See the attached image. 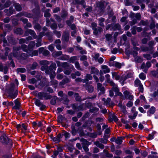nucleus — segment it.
Returning <instances> with one entry per match:
<instances>
[{
	"label": "nucleus",
	"mask_w": 158,
	"mask_h": 158,
	"mask_svg": "<svg viewBox=\"0 0 158 158\" xmlns=\"http://www.w3.org/2000/svg\"><path fill=\"white\" fill-rule=\"evenodd\" d=\"M40 64L42 65L41 67V70L43 71H44L47 74H49L52 72L54 69L56 70V64L55 63L52 62L50 65L48 66L49 64V61L47 60H42L40 62Z\"/></svg>",
	"instance_id": "1"
},
{
	"label": "nucleus",
	"mask_w": 158,
	"mask_h": 158,
	"mask_svg": "<svg viewBox=\"0 0 158 158\" xmlns=\"http://www.w3.org/2000/svg\"><path fill=\"white\" fill-rule=\"evenodd\" d=\"M0 140L2 144L7 147L8 149H10L12 148L13 145V140L7 136L5 133H3L0 136Z\"/></svg>",
	"instance_id": "2"
},
{
	"label": "nucleus",
	"mask_w": 158,
	"mask_h": 158,
	"mask_svg": "<svg viewBox=\"0 0 158 158\" xmlns=\"http://www.w3.org/2000/svg\"><path fill=\"white\" fill-rule=\"evenodd\" d=\"M15 85L14 84H12L11 86L7 90V92L8 94L7 97L11 99H15L18 94V91L16 90L14 92Z\"/></svg>",
	"instance_id": "3"
},
{
	"label": "nucleus",
	"mask_w": 158,
	"mask_h": 158,
	"mask_svg": "<svg viewBox=\"0 0 158 158\" xmlns=\"http://www.w3.org/2000/svg\"><path fill=\"white\" fill-rule=\"evenodd\" d=\"M37 96L38 98L41 100H43V98L44 100L50 99L52 98L49 93L44 91L38 92Z\"/></svg>",
	"instance_id": "4"
},
{
	"label": "nucleus",
	"mask_w": 158,
	"mask_h": 158,
	"mask_svg": "<svg viewBox=\"0 0 158 158\" xmlns=\"http://www.w3.org/2000/svg\"><path fill=\"white\" fill-rule=\"evenodd\" d=\"M7 39L9 43L12 45H15L17 43L15 38L12 35L7 36Z\"/></svg>",
	"instance_id": "5"
},
{
	"label": "nucleus",
	"mask_w": 158,
	"mask_h": 158,
	"mask_svg": "<svg viewBox=\"0 0 158 158\" xmlns=\"http://www.w3.org/2000/svg\"><path fill=\"white\" fill-rule=\"evenodd\" d=\"M69 39V32L65 31L63 32L62 36V40L63 41L68 42Z\"/></svg>",
	"instance_id": "6"
},
{
	"label": "nucleus",
	"mask_w": 158,
	"mask_h": 158,
	"mask_svg": "<svg viewBox=\"0 0 158 158\" xmlns=\"http://www.w3.org/2000/svg\"><path fill=\"white\" fill-rule=\"evenodd\" d=\"M15 104V106L12 107V109L13 110H19L20 109V108L21 107V103L18 100L16 99L14 101Z\"/></svg>",
	"instance_id": "7"
},
{
	"label": "nucleus",
	"mask_w": 158,
	"mask_h": 158,
	"mask_svg": "<svg viewBox=\"0 0 158 158\" xmlns=\"http://www.w3.org/2000/svg\"><path fill=\"white\" fill-rule=\"evenodd\" d=\"M125 98L128 99L130 100H132L133 99L134 97L133 95H130V92L127 90L123 92Z\"/></svg>",
	"instance_id": "8"
},
{
	"label": "nucleus",
	"mask_w": 158,
	"mask_h": 158,
	"mask_svg": "<svg viewBox=\"0 0 158 158\" xmlns=\"http://www.w3.org/2000/svg\"><path fill=\"white\" fill-rule=\"evenodd\" d=\"M112 24H113V26L111 28V31H119L121 29V27L119 23H112Z\"/></svg>",
	"instance_id": "9"
},
{
	"label": "nucleus",
	"mask_w": 158,
	"mask_h": 158,
	"mask_svg": "<svg viewBox=\"0 0 158 158\" xmlns=\"http://www.w3.org/2000/svg\"><path fill=\"white\" fill-rule=\"evenodd\" d=\"M156 111V108L154 106H151L149 109L147 111V113L148 116H151L152 114H154Z\"/></svg>",
	"instance_id": "10"
},
{
	"label": "nucleus",
	"mask_w": 158,
	"mask_h": 158,
	"mask_svg": "<svg viewBox=\"0 0 158 158\" xmlns=\"http://www.w3.org/2000/svg\"><path fill=\"white\" fill-rule=\"evenodd\" d=\"M27 53H22L18 56V59L22 60H26L29 56H30L29 53L28 52Z\"/></svg>",
	"instance_id": "11"
},
{
	"label": "nucleus",
	"mask_w": 158,
	"mask_h": 158,
	"mask_svg": "<svg viewBox=\"0 0 158 158\" xmlns=\"http://www.w3.org/2000/svg\"><path fill=\"white\" fill-rule=\"evenodd\" d=\"M93 122V121L91 120L90 121L89 120H86L82 125V127L84 129H85L86 128L91 126Z\"/></svg>",
	"instance_id": "12"
},
{
	"label": "nucleus",
	"mask_w": 158,
	"mask_h": 158,
	"mask_svg": "<svg viewBox=\"0 0 158 158\" xmlns=\"http://www.w3.org/2000/svg\"><path fill=\"white\" fill-rule=\"evenodd\" d=\"M14 32L17 35H22L23 33V31L21 27H17L14 30Z\"/></svg>",
	"instance_id": "13"
},
{
	"label": "nucleus",
	"mask_w": 158,
	"mask_h": 158,
	"mask_svg": "<svg viewBox=\"0 0 158 158\" xmlns=\"http://www.w3.org/2000/svg\"><path fill=\"white\" fill-rule=\"evenodd\" d=\"M83 127H80L78 128L77 129V132L79 135V136L81 137L82 136H84L86 135L85 134L84 130L83 128Z\"/></svg>",
	"instance_id": "14"
},
{
	"label": "nucleus",
	"mask_w": 158,
	"mask_h": 158,
	"mask_svg": "<svg viewBox=\"0 0 158 158\" xmlns=\"http://www.w3.org/2000/svg\"><path fill=\"white\" fill-rule=\"evenodd\" d=\"M80 141L82 142V147H83V146H84L85 147L89 146L91 144L90 142L88 141L86 139L83 138H81L80 139Z\"/></svg>",
	"instance_id": "15"
},
{
	"label": "nucleus",
	"mask_w": 158,
	"mask_h": 158,
	"mask_svg": "<svg viewBox=\"0 0 158 158\" xmlns=\"http://www.w3.org/2000/svg\"><path fill=\"white\" fill-rule=\"evenodd\" d=\"M97 7H98L101 11L104 10L106 7L104 5V3L103 2H100L96 4Z\"/></svg>",
	"instance_id": "16"
},
{
	"label": "nucleus",
	"mask_w": 158,
	"mask_h": 158,
	"mask_svg": "<svg viewBox=\"0 0 158 158\" xmlns=\"http://www.w3.org/2000/svg\"><path fill=\"white\" fill-rule=\"evenodd\" d=\"M124 136H118L115 141V143L119 145H121L123 143V140L124 139Z\"/></svg>",
	"instance_id": "17"
},
{
	"label": "nucleus",
	"mask_w": 158,
	"mask_h": 158,
	"mask_svg": "<svg viewBox=\"0 0 158 158\" xmlns=\"http://www.w3.org/2000/svg\"><path fill=\"white\" fill-rule=\"evenodd\" d=\"M90 69V73L91 74H95L98 75L99 73L98 69L94 67H91Z\"/></svg>",
	"instance_id": "18"
},
{
	"label": "nucleus",
	"mask_w": 158,
	"mask_h": 158,
	"mask_svg": "<svg viewBox=\"0 0 158 158\" xmlns=\"http://www.w3.org/2000/svg\"><path fill=\"white\" fill-rule=\"evenodd\" d=\"M118 120L117 117L115 115L113 114L112 115V118L111 116H109L108 119V120L110 122H111L114 121L115 122H116Z\"/></svg>",
	"instance_id": "19"
},
{
	"label": "nucleus",
	"mask_w": 158,
	"mask_h": 158,
	"mask_svg": "<svg viewBox=\"0 0 158 158\" xmlns=\"http://www.w3.org/2000/svg\"><path fill=\"white\" fill-rule=\"evenodd\" d=\"M32 12L35 15L39 16L40 13V9L39 6H38L37 8L33 9Z\"/></svg>",
	"instance_id": "20"
},
{
	"label": "nucleus",
	"mask_w": 158,
	"mask_h": 158,
	"mask_svg": "<svg viewBox=\"0 0 158 158\" xmlns=\"http://www.w3.org/2000/svg\"><path fill=\"white\" fill-rule=\"evenodd\" d=\"M73 97L75 98V100L77 102H81L82 101L81 96L77 93H75L73 95Z\"/></svg>",
	"instance_id": "21"
},
{
	"label": "nucleus",
	"mask_w": 158,
	"mask_h": 158,
	"mask_svg": "<svg viewBox=\"0 0 158 158\" xmlns=\"http://www.w3.org/2000/svg\"><path fill=\"white\" fill-rule=\"evenodd\" d=\"M61 17L63 19H65L68 15V12L64 9L62 10L61 11Z\"/></svg>",
	"instance_id": "22"
},
{
	"label": "nucleus",
	"mask_w": 158,
	"mask_h": 158,
	"mask_svg": "<svg viewBox=\"0 0 158 158\" xmlns=\"http://www.w3.org/2000/svg\"><path fill=\"white\" fill-rule=\"evenodd\" d=\"M102 69H104L103 70V73H108L110 72V69L108 68L107 66L106 65H102Z\"/></svg>",
	"instance_id": "23"
},
{
	"label": "nucleus",
	"mask_w": 158,
	"mask_h": 158,
	"mask_svg": "<svg viewBox=\"0 0 158 158\" xmlns=\"http://www.w3.org/2000/svg\"><path fill=\"white\" fill-rule=\"evenodd\" d=\"M46 78H44L42 79V81H40L39 83V85L41 88H43L46 85Z\"/></svg>",
	"instance_id": "24"
},
{
	"label": "nucleus",
	"mask_w": 158,
	"mask_h": 158,
	"mask_svg": "<svg viewBox=\"0 0 158 158\" xmlns=\"http://www.w3.org/2000/svg\"><path fill=\"white\" fill-rule=\"evenodd\" d=\"M19 20L16 18H14L12 19L11 20L12 25L13 27H15L17 26Z\"/></svg>",
	"instance_id": "25"
},
{
	"label": "nucleus",
	"mask_w": 158,
	"mask_h": 158,
	"mask_svg": "<svg viewBox=\"0 0 158 158\" xmlns=\"http://www.w3.org/2000/svg\"><path fill=\"white\" fill-rule=\"evenodd\" d=\"M9 10V13H8V16H10L14 13V12H15V10L13 9V6H10Z\"/></svg>",
	"instance_id": "26"
},
{
	"label": "nucleus",
	"mask_w": 158,
	"mask_h": 158,
	"mask_svg": "<svg viewBox=\"0 0 158 158\" xmlns=\"http://www.w3.org/2000/svg\"><path fill=\"white\" fill-rule=\"evenodd\" d=\"M34 99L35 100L34 102L36 106L38 107L40 106L41 105L43 104L42 102L40 101V100L39 99H38L34 98Z\"/></svg>",
	"instance_id": "27"
},
{
	"label": "nucleus",
	"mask_w": 158,
	"mask_h": 158,
	"mask_svg": "<svg viewBox=\"0 0 158 158\" xmlns=\"http://www.w3.org/2000/svg\"><path fill=\"white\" fill-rule=\"evenodd\" d=\"M90 115V114L87 111L81 118L82 121L85 120L86 118H88Z\"/></svg>",
	"instance_id": "28"
},
{
	"label": "nucleus",
	"mask_w": 158,
	"mask_h": 158,
	"mask_svg": "<svg viewBox=\"0 0 158 158\" xmlns=\"http://www.w3.org/2000/svg\"><path fill=\"white\" fill-rule=\"evenodd\" d=\"M64 117L61 114H59L57 117V121L59 123H62V121L64 120Z\"/></svg>",
	"instance_id": "29"
},
{
	"label": "nucleus",
	"mask_w": 158,
	"mask_h": 158,
	"mask_svg": "<svg viewBox=\"0 0 158 158\" xmlns=\"http://www.w3.org/2000/svg\"><path fill=\"white\" fill-rule=\"evenodd\" d=\"M50 9H48L44 12V16L46 18L49 17L51 16V14L49 13Z\"/></svg>",
	"instance_id": "30"
},
{
	"label": "nucleus",
	"mask_w": 158,
	"mask_h": 158,
	"mask_svg": "<svg viewBox=\"0 0 158 158\" xmlns=\"http://www.w3.org/2000/svg\"><path fill=\"white\" fill-rule=\"evenodd\" d=\"M49 136L50 138L55 143H59L58 139H57L56 137H53V135L52 134L49 135Z\"/></svg>",
	"instance_id": "31"
},
{
	"label": "nucleus",
	"mask_w": 158,
	"mask_h": 158,
	"mask_svg": "<svg viewBox=\"0 0 158 158\" xmlns=\"http://www.w3.org/2000/svg\"><path fill=\"white\" fill-rule=\"evenodd\" d=\"M62 51H58L52 53V55L53 57H57L59 56L62 55Z\"/></svg>",
	"instance_id": "32"
},
{
	"label": "nucleus",
	"mask_w": 158,
	"mask_h": 158,
	"mask_svg": "<svg viewBox=\"0 0 158 158\" xmlns=\"http://www.w3.org/2000/svg\"><path fill=\"white\" fill-rule=\"evenodd\" d=\"M51 82L52 85H54L53 87L56 89L58 86V81L56 80H51Z\"/></svg>",
	"instance_id": "33"
},
{
	"label": "nucleus",
	"mask_w": 158,
	"mask_h": 158,
	"mask_svg": "<svg viewBox=\"0 0 158 158\" xmlns=\"http://www.w3.org/2000/svg\"><path fill=\"white\" fill-rule=\"evenodd\" d=\"M61 66L64 69H68L69 67V64L67 62H64L61 64Z\"/></svg>",
	"instance_id": "34"
},
{
	"label": "nucleus",
	"mask_w": 158,
	"mask_h": 158,
	"mask_svg": "<svg viewBox=\"0 0 158 158\" xmlns=\"http://www.w3.org/2000/svg\"><path fill=\"white\" fill-rule=\"evenodd\" d=\"M103 151L104 152L105 151V153L106 157L109 158H112L113 157V155L111 153H109L108 151L104 150Z\"/></svg>",
	"instance_id": "35"
},
{
	"label": "nucleus",
	"mask_w": 158,
	"mask_h": 158,
	"mask_svg": "<svg viewBox=\"0 0 158 158\" xmlns=\"http://www.w3.org/2000/svg\"><path fill=\"white\" fill-rule=\"evenodd\" d=\"M39 52H38V50H35L33 51L31 53H29V56H38V55Z\"/></svg>",
	"instance_id": "36"
},
{
	"label": "nucleus",
	"mask_w": 158,
	"mask_h": 158,
	"mask_svg": "<svg viewBox=\"0 0 158 158\" xmlns=\"http://www.w3.org/2000/svg\"><path fill=\"white\" fill-rule=\"evenodd\" d=\"M95 144L101 149H103L104 148V145L102 143H100L98 141L95 143Z\"/></svg>",
	"instance_id": "37"
},
{
	"label": "nucleus",
	"mask_w": 158,
	"mask_h": 158,
	"mask_svg": "<svg viewBox=\"0 0 158 158\" xmlns=\"http://www.w3.org/2000/svg\"><path fill=\"white\" fill-rule=\"evenodd\" d=\"M11 4V2L10 0L7 1L4 4V8H6L9 7Z\"/></svg>",
	"instance_id": "38"
},
{
	"label": "nucleus",
	"mask_w": 158,
	"mask_h": 158,
	"mask_svg": "<svg viewBox=\"0 0 158 158\" xmlns=\"http://www.w3.org/2000/svg\"><path fill=\"white\" fill-rule=\"evenodd\" d=\"M57 97L54 96L53 98H52L50 102V103L51 105H55L56 103V100Z\"/></svg>",
	"instance_id": "39"
},
{
	"label": "nucleus",
	"mask_w": 158,
	"mask_h": 158,
	"mask_svg": "<svg viewBox=\"0 0 158 158\" xmlns=\"http://www.w3.org/2000/svg\"><path fill=\"white\" fill-rule=\"evenodd\" d=\"M135 60L138 63H141L143 61V59L140 56H136L135 58Z\"/></svg>",
	"instance_id": "40"
},
{
	"label": "nucleus",
	"mask_w": 158,
	"mask_h": 158,
	"mask_svg": "<svg viewBox=\"0 0 158 158\" xmlns=\"http://www.w3.org/2000/svg\"><path fill=\"white\" fill-rule=\"evenodd\" d=\"M27 46L26 44H22L21 46L22 49L24 52L28 53V50L27 48Z\"/></svg>",
	"instance_id": "41"
},
{
	"label": "nucleus",
	"mask_w": 158,
	"mask_h": 158,
	"mask_svg": "<svg viewBox=\"0 0 158 158\" xmlns=\"http://www.w3.org/2000/svg\"><path fill=\"white\" fill-rule=\"evenodd\" d=\"M56 70H54L53 69L52 71V72L50 73L49 74H50V79L52 80V79H53L55 77V75H56V73L55 71Z\"/></svg>",
	"instance_id": "42"
},
{
	"label": "nucleus",
	"mask_w": 158,
	"mask_h": 158,
	"mask_svg": "<svg viewBox=\"0 0 158 158\" xmlns=\"http://www.w3.org/2000/svg\"><path fill=\"white\" fill-rule=\"evenodd\" d=\"M89 109H89V112L91 113H93L94 111H96V112H97L99 110V109H98V108L96 107H93L92 108V109L89 108Z\"/></svg>",
	"instance_id": "43"
},
{
	"label": "nucleus",
	"mask_w": 158,
	"mask_h": 158,
	"mask_svg": "<svg viewBox=\"0 0 158 158\" xmlns=\"http://www.w3.org/2000/svg\"><path fill=\"white\" fill-rule=\"evenodd\" d=\"M53 32L57 38H60V37L61 36L60 31H58L56 30H54L53 31Z\"/></svg>",
	"instance_id": "44"
},
{
	"label": "nucleus",
	"mask_w": 158,
	"mask_h": 158,
	"mask_svg": "<svg viewBox=\"0 0 158 158\" xmlns=\"http://www.w3.org/2000/svg\"><path fill=\"white\" fill-rule=\"evenodd\" d=\"M143 56L144 58H146L148 60H150L152 58V57L149 54H143Z\"/></svg>",
	"instance_id": "45"
},
{
	"label": "nucleus",
	"mask_w": 158,
	"mask_h": 158,
	"mask_svg": "<svg viewBox=\"0 0 158 158\" xmlns=\"http://www.w3.org/2000/svg\"><path fill=\"white\" fill-rule=\"evenodd\" d=\"M15 7L16 10L17 11H20L22 10L21 5L19 4L15 5Z\"/></svg>",
	"instance_id": "46"
},
{
	"label": "nucleus",
	"mask_w": 158,
	"mask_h": 158,
	"mask_svg": "<svg viewBox=\"0 0 158 158\" xmlns=\"http://www.w3.org/2000/svg\"><path fill=\"white\" fill-rule=\"evenodd\" d=\"M36 80L34 78H32L31 79H29L28 81V83L30 84H34L36 83Z\"/></svg>",
	"instance_id": "47"
},
{
	"label": "nucleus",
	"mask_w": 158,
	"mask_h": 158,
	"mask_svg": "<svg viewBox=\"0 0 158 158\" xmlns=\"http://www.w3.org/2000/svg\"><path fill=\"white\" fill-rule=\"evenodd\" d=\"M17 70L18 72L22 73H25L26 71V69L24 68H18L17 69Z\"/></svg>",
	"instance_id": "48"
},
{
	"label": "nucleus",
	"mask_w": 158,
	"mask_h": 158,
	"mask_svg": "<svg viewBox=\"0 0 158 158\" xmlns=\"http://www.w3.org/2000/svg\"><path fill=\"white\" fill-rule=\"evenodd\" d=\"M139 78L143 80H144L146 78V75L143 73H141L139 75Z\"/></svg>",
	"instance_id": "49"
},
{
	"label": "nucleus",
	"mask_w": 158,
	"mask_h": 158,
	"mask_svg": "<svg viewBox=\"0 0 158 158\" xmlns=\"http://www.w3.org/2000/svg\"><path fill=\"white\" fill-rule=\"evenodd\" d=\"M63 136V134L61 133H59L56 136L57 139L60 143L61 141V139L62 138Z\"/></svg>",
	"instance_id": "50"
},
{
	"label": "nucleus",
	"mask_w": 158,
	"mask_h": 158,
	"mask_svg": "<svg viewBox=\"0 0 158 158\" xmlns=\"http://www.w3.org/2000/svg\"><path fill=\"white\" fill-rule=\"evenodd\" d=\"M142 34L143 35V36L145 37H148L150 35H151V32H149L148 33L145 31H143L142 33Z\"/></svg>",
	"instance_id": "51"
},
{
	"label": "nucleus",
	"mask_w": 158,
	"mask_h": 158,
	"mask_svg": "<svg viewBox=\"0 0 158 158\" xmlns=\"http://www.w3.org/2000/svg\"><path fill=\"white\" fill-rule=\"evenodd\" d=\"M41 41L42 40L40 38L37 39V43L35 44L36 47H38L42 45Z\"/></svg>",
	"instance_id": "52"
},
{
	"label": "nucleus",
	"mask_w": 158,
	"mask_h": 158,
	"mask_svg": "<svg viewBox=\"0 0 158 158\" xmlns=\"http://www.w3.org/2000/svg\"><path fill=\"white\" fill-rule=\"evenodd\" d=\"M54 16L58 23H60L62 19L59 16L56 14H55L54 15Z\"/></svg>",
	"instance_id": "53"
},
{
	"label": "nucleus",
	"mask_w": 158,
	"mask_h": 158,
	"mask_svg": "<svg viewBox=\"0 0 158 158\" xmlns=\"http://www.w3.org/2000/svg\"><path fill=\"white\" fill-rule=\"evenodd\" d=\"M67 57H69V56L66 55L61 56L59 59L62 60H67Z\"/></svg>",
	"instance_id": "54"
},
{
	"label": "nucleus",
	"mask_w": 158,
	"mask_h": 158,
	"mask_svg": "<svg viewBox=\"0 0 158 158\" xmlns=\"http://www.w3.org/2000/svg\"><path fill=\"white\" fill-rule=\"evenodd\" d=\"M38 64L36 62H34L32 64L31 68V69H36L37 67L38 66Z\"/></svg>",
	"instance_id": "55"
},
{
	"label": "nucleus",
	"mask_w": 158,
	"mask_h": 158,
	"mask_svg": "<svg viewBox=\"0 0 158 158\" xmlns=\"http://www.w3.org/2000/svg\"><path fill=\"white\" fill-rule=\"evenodd\" d=\"M135 84L136 85L135 86L137 87L138 86H139L140 85L142 84L141 83V81L138 79H136L135 81Z\"/></svg>",
	"instance_id": "56"
},
{
	"label": "nucleus",
	"mask_w": 158,
	"mask_h": 158,
	"mask_svg": "<svg viewBox=\"0 0 158 158\" xmlns=\"http://www.w3.org/2000/svg\"><path fill=\"white\" fill-rule=\"evenodd\" d=\"M34 28L35 29L40 30L41 28V26L40 24L38 23H36L34 25Z\"/></svg>",
	"instance_id": "57"
},
{
	"label": "nucleus",
	"mask_w": 158,
	"mask_h": 158,
	"mask_svg": "<svg viewBox=\"0 0 158 158\" xmlns=\"http://www.w3.org/2000/svg\"><path fill=\"white\" fill-rule=\"evenodd\" d=\"M88 134H89V136L92 138H95L97 137V134L96 133H88Z\"/></svg>",
	"instance_id": "58"
},
{
	"label": "nucleus",
	"mask_w": 158,
	"mask_h": 158,
	"mask_svg": "<svg viewBox=\"0 0 158 158\" xmlns=\"http://www.w3.org/2000/svg\"><path fill=\"white\" fill-rule=\"evenodd\" d=\"M105 36L106 40L108 41H109L111 40L112 38V35L110 34H106Z\"/></svg>",
	"instance_id": "59"
},
{
	"label": "nucleus",
	"mask_w": 158,
	"mask_h": 158,
	"mask_svg": "<svg viewBox=\"0 0 158 158\" xmlns=\"http://www.w3.org/2000/svg\"><path fill=\"white\" fill-rule=\"evenodd\" d=\"M114 66L118 69H120L121 68L122 65L121 64L118 62L115 61L114 63Z\"/></svg>",
	"instance_id": "60"
},
{
	"label": "nucleus",
	"mask_w": 158,
	"mask_h": 158,
	"mask_svg": "<svg viewBox=\"0 0 158 158\" xmlns=\"http://www.w3.org/2000/svg\"><path fill=\"white\" fill-rule=\"evenodd\" d=\"M12 157L11 154L10 153L8 154H4L2 156L1 158H11Z\"/></svg>",
	"instance_id": "61"
},
{
	"label": "nucleus",
	"mask_w": 158,
	"mask_h": 158,
	"mask_svg": "<svg viewBox=\"0 0 158 158\" xmlns=\"http://www.w3.org/2000/svg\"><path fill=\"white\" fill-rule=\"evenodd\" d=\"M136 26H133L131 29V34L133 35H135L136 33Z\"/></svg>",
	"instance_id": "62"
},
{
	"label": "nucleus",
	"mask_w": 158,
	"mask_h": 158,
	"mask_svg": "<svg viewBox=\"0 0 158 158\" xmlns=\"http://www.w3.org/2000/svg\"><path fill=\"white\" fill-rule=\"evenodd\" d=\"M51 27L52 30H56L57 28V23H53L51 25Z\"/></svg>",
	"instance_id": "63"
},
{
	"label": "nucleus",
	"mask_w": 158,
	"mask_h": 158,
	"mask_svg": "<svg viewBox=\"0 0 158 158\" xmlns=\"http://www.w3.org/2000/svg\"><path fill=\"white\" fill-rule=\"evenodd\" d=\"M141 155L143 157H146L148 155V153L146 151H142L140 152Z\"/></svg>",
	"instance_id": "64"
}]
</instances>
